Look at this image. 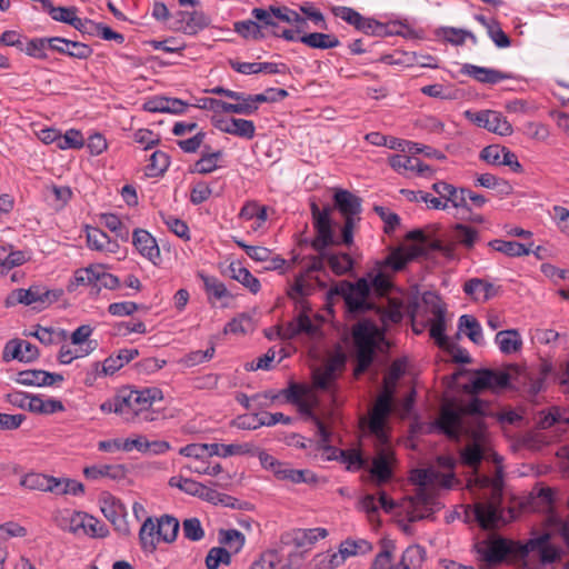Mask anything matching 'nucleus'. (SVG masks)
<instances>
[{
	"label": "nucleus",
	"instance_id": "f257e3e1",
	"mask_svg": "<svg viewBox=\"0 0 569 569\" xmlns=\"http://www.w3.org/2000/svg\"><path fill=\"white\" fill-rule=\"evenodd\" d=\"M488 406L479 398L469 402H446L435 422L436 429L451 440L466 437L470 442L461 450L460 459L466 466L476 468L488 447V433L483 423Z\"/></svg>",
	"mask_w": 569,
	"mask_h": 569
},
{
	"label": "nucleus",
	"instance_id": "f03ea898",
	"mask_svg": "<svg viewBox=\"0 0 569 569\" xmlns=\"http://www.w3.org/2000/svg\"><path fill=\"white\" fill-rule=\"evenodd\" d=\"M406 312L411 313L413 331L417 335L422 333L428 327V318L418 322L416 319V308L411 310L409 305H406L402 299L396 297L388 298L386 303L378 307L376 313L381 326L369 319H363L357 323L352 332L357 348V375L363 372L370 366L376 347L383 340V331L389 326L400 322Z\"/></svg>",
	"mask_w": 569,
	"mask_h": 569
},
{
	"label": "nucleus",
	"instance_id": "7ed1b4c3",
	"mask_svg": "<svg viewBox=\"0 0 569 569\" xmlns=\"http://www.w3.org/2000/svg\"><path fill=\"white\" fill-rule=\"evenodd\" d=\"M410 480L418 486L415 496L406 498L401 503V512L413 522L429 518L441 509L438 489H450L453 486L452 473H441L433 468L411 471Z\"/></svg>",
	"mask_w": 569,
	"mask_h": 569
},
{
	"label": "nucleus",
	"instance_id": "20e7f679",
	"mask_svg": "<svg viewBox=\"0 0 569 569\" xmlns=\"http://www.w3.org/2000/svg\"><path fill=\"white\" fill-rule=\"evenodd\" d=\"M163 399V392L159 388L131 389L123 388L113 397L104 400L99 409L102 413H116L122 421L134 423L150 422L156 419L151 410L154 402Z\"/></svg>",
	"mask_w": 569,
	"mask_h": 569
},
{
	"label": "nucleus",
	"instance_id": "39448f33",
	"mask_svg": "<svg viewBox=\"0 0 569 569\" xmlns=\"http://www.w3.org/2000/svg\"><path fill=\"white\" fill-rule=\"evenodd\" d=\"M468 487L475 496L473 515L483 529H493L505 523L501 509L502 478L477 476Z\"/></svg>",
	"mask_w": 569,
	"mask_h": 569
},
{
	"label": "nucleus",
	"instance_id": "423d86ee",
	"mask_svg": "<svg viewBox=\"0 0 569 569\" xmlns=\"http://www.w3.org/2000/svg\"><path fill=\"white\" fill-rule=\"evenodd\" d=\"M313 227L317 236L312 241V247L319 252L318 257L310 260L311 270H321L326 264L332 270L333 273L340 276L349 272L352 269L353 261L348 253L342 252H326V249L336 243L329 212L320 210L316 204L312 206Z\"/></svg>",
	"mask_w": 569,
	"mask_h": 569
},
{
	"label": "nucleus",
	"instance_id": "0eeeda50",
	"mask_svg": "<svg viewBox=\"0 0 569 569\" xmlns=\"http://www.w3.org/2000/svg\"><path fill=\"white\" fill-rule=\"evenodd\" d=\"M395 387L385 381L383 390L376 398L368 418L361 419V425L366 426L368 432L376 438L380 446L388 443L387 422L393 410Z\"/></svg>",
	"mask_w": 569,
	"mask_h": 569
},
{
	"label": "nucleus",
	"instance_id": "6e6552de",
	"mask_svg": "<svg viewBox=\"0 0 569 569\" xmlns=\"http://www.w3.org/2000/svg\"><path fill=\"white\" fill-rule=\"evenodd\" d=\"M432 190L438 194L431 196L428 192L419 191L416 196L417 201H422L430 209L446 210L453 208L457 210L470 211L471 208L467 203V189L456 188L446 181H437L432 184Z\"/></svg>",
	"mask_w": 569,
	"mask_h": 569
},
{
	"label": "nucleus",
	"instance_id": "1a4fd4ad",
	"mask_svg": "<svg viewBox=\"0 0 569 569\" xmlns=\"http://www.w3.org/2000/svg\"><path fill=\"white\" fill-rule=\"evenodd\" d=\"M251 16L261 22L262 29L269 31L272 36L283 38L287 41H297L296 32L292 29H283L280 22L298 21L297 11L288 7L270 6L269 8H253Z\"/></svg>",
	"mask_w": 569,
	"mask_h": 569
},
{
	"label": "nucleus",
	"instance_id": "9d476101",
	"mask_svg": "<svg viewBox=\"0 0 569 569\" xmlns=\"http://www.w3.org/2000/svg\"><path fill=\"white\" fill-rule=\"evenodd\" d=\"M412 258L413 254L405 248L392 250L377 269L366 274L365 278L370 283V291L373 290L378 295L386 293L391 287L390 276L387 273V270L400 271Z\"/></svg>",
	"mask_w": 569,
	"mask_h": 569
},
{
	"label": "nucleus",
	"instance_id": "9b49d317",
	"mask_svg": "<svg viewBox=\"0 0 569 569\" xmlns=\"http://www.w3.org/2000/svg\"><path fill=\"white\" fill-rule=\"evenodd\" d=\"M549 535H541L522 545V569H543L556 561L558 550L548 543Z\"/></svg>",
	"mask_w": 569,
	"mask_h": 569
},
{
	"label": "nucleus",
	"instance_id": "f8f14e48",
	"mask_svg": "<svg viewBox=\"0 0 569 569\" xmlns=\"http://www.w3.org/2000/svg\"><path fill=\"white\" fill-rule=\"evenodd\" d=\"M477 552L488 563H499L508 556L521 560L522 543L498 538L476 546Z\"/></svg>",
	"mask_w": 569,
	"mask_h": 569
},
{
	"label": "nucleus",
	"instance_id": "ddd939ff",
	"mask_svg": "<svg viewBox=\"0 0 569 569\" xmlns=\"http://www.w3.org/2000/svg\"><path fill=\"white\" fill-rule=\"evenodd\" d=\"M57 293L46 289L40 284H33L28 289H16L6 299L4 305L7 308L13 307L18 303L24 306H33L34 308H44L51 305L57 299Z\"/></svg>",
	"mask_w": 569,
	"mask_h": 569
},
{
	"label": "nucleus",
	"instance_id": "4468645a",
	"mask_svg": "<svg viewBox=\"0 0 569 569\" xmlns=\"http://www.w3.org/2000/svg\"><path fill=\"white\" fill-rule=\"evenodd\" d=\"M466 119L479 128L501 137H508L513 133V128L507 118L496 110H466L463 112Z\"/></svg>",
	"mask_w": 569,
	"mask_h": 569
},
{
	"label": "nucleus",
	"instance_id": "2eb2a0df",
	"mask_svg": "<svg viewBox=\"0 0 569 569\" xmlns=\"http://www.w3.org/2000/svg\"><path fill=\"white\" fill-rule=\"evenodd\" d=\"M257 457L262 468L271 471L274 475V477L279 480L289 481L292 483L310 482L315 480L313 477L309 478L307 476L309 475L308 471L292 469L287 463L279 461L264 450H258Z\"/></svg>",
	"mask_w": 569,
	"mask_h": 569
},
{
	"label": "nucleus",
	"instance_id": "dca6fc26",
	"mask_svg": "<svg viewBox=\"0 0 569 569\" xmlns=\"http://www.w3.org/2000/svg\"><path fill=\"white\" fill-rule=\"evenodd\" d=\"M309 310L302 308L292 320L277 328V335L282 340H292L299 336L315 338L319 333V325L313 321L308 313Z\"/></svg>",
	"mask_w": 569,
	"mask_h": 569
},
{
	"label": "nucleus",
	"instance_id": "f3484780",
	"mask_svg": "<svg viewBox=\"0 0 569 569\" xmlns=\"http://www.w3.org/2000/svg\"><path fill=\"white\" fill-rule=\"evenodd\" d=\"M508 383L509 376L506 372L485 369L478 371L463 387L467 392L472 395V397L468 400H452L451 402H469L472 398H475L473 395L482 390L503 388Z\"/></svg>",
	"mask_w": 569,
	"mask_h": 569
},
{
	"label": "nucleus",
	"instance_id": "a211bd4d",
	"mask_svg": "<svg viewBox=\"0 0 569 569\" xmlns=\"http://www.w3.org/2000/svg\"><path fill=\"white\" fill-rule=\"evenodd\" d=\"M132 246L137 253L152 266H160L162 258L158 241L148 230L134 229L132 232Z\"/></svg>",
	"mask_w": 569,
	"mask_h": 569
},
{
	"label": "nucleus",
	"instance_id": "6ab92c4d",
	"mask_svg": "<svg viewBox=\"0 0 569 569\" xmlns=\"http://www.w3.org/2000/svg\"><path fill=\"white\" fill-rule=\"evenodd\" d=\"M343 296L350 312L359 313L372 308L370 283L367 278H361L356 283L349 284Z\"/></svg>",
	"mask_w": 569,
	"mask_h": 569
},
{
	"label": "nucleus",
	"instance_id": "aec40b11",
	"mask_svg": "<svg viewBox=\"0 0 569 569\" xmlns=\"http://www.w3.org/2000/svg\"><path fill=\"white\" fill-rule=\"evenodd\" d=\"M100 509L121 535L128 536L130 533L129 526L124 520L126 509L119 499L110 493H103L100 498Z\"/></svg>",
	"mask_w": 569,
	"mask_h": 569
},
{
	"label": "nucleus",
	"instance_id": "412c9836",
	"mask_svg": "<svg viewBox=\"0 0 569 569\" xmlns=\"http://www.w3.org/2000/svg\"><path fill=\"white\" fill-rule=\"evenodd\" d=\"M39 357V351L36 346L30 343L29 341L22 339H11L9 340L2 350V360L4 362H10L12 360H18L20 362H32Z\"/></svg>",
	"mask_w": 569,
	"mask_h": 569
},
{
	"label": "nucleus",
	"instance_id": "4be33fe9",
	"mask_svg": "<svg viewBox=\"0 0 569 569\" xmlns=\"http://www.w3.org/2000/svg\"><path fill=\"white\" fill-rule=\"evenodd\" d=\"M14 381L28 387H48L63 381V376L41 369H29L19 371Z\"/></svg>",
	"mask_w": 569,
	"mask_h": 569
},
{
	"label": "nucleus",
	"instance_id": "5701e85b",
	"mask_svg": "<svg viewBox=\"0 0 569 569\" xmlns=\"http://www.w3.org/2000/svg\"><path fill=\"white\" fill-rule=\"evenodd\" d=\"M343 365L345 359L338 356L317 368L312 373L313 386L318 389L330 391L337 379V371L340 370Z\"/></svg>",
	"mask_w": 569,
	"mask_h": 569
},
{
	"label": "nucleus",
	"instance_id": "b1692460",
	"mask_svg": "<svg viewBox=\"0 0 569 569\" xmlns=\"http://www.w3.org/2000/svg\"><path fill=\"white\" fill-rule=\"evenodd\" d=\"M87 246L90 250L113 254L120 249L117 239H111L104 231L94 227H86Z\"/></svg>",
	"mask_w": 569,
	"mask_h": 569
},
{
	"label": "nucleus",
	"instance_id": "393cba45",
	"mask_svg": "<svg viewBox=\"0 0 569 569\" xmlns=\"http://www.w3.org/2000/svg\"><path fill=\"white\" fill-rule=\"evenodd\" d=\"M51 50L70 58L86 60L92 54V49L83 42L62 37H51Z\"/></svg>",
	"mask_w": 569,
	"mask_h": 569
},
{
	"label": "nucleus",
	"instance_id": "a878e982",
	"mask_svg": "<svg viewBox=\"0 0 569 569\" xmlns=\"http://www.w3.org/2000/svg\"><path fill=\"white\" fill-rule=\"evenodd\" d=\"M448 239L450 241V243L447 244L448 251L453 250L456 244L470 250L479 240V232L470 226L456 223L448 232Z\"/></svg>",
	"mask_w": 569,
	"mask_h": 569
},
{
	"label": "nucleus",
	"instance_id": "bb28decb",
	"mask_svg": "<svg viewBox=\"0 0 569 569\" xmlns=\"http://www.w3.org/2000/svg\"><path fill=\"white\" fill-rule=\"evenodd\" d=\"M461 73L468 76L481 83L496 84L511 77L502 71L479 67L471 63H465L461 68Z\"/></svg>",
	"mask_w": 569,
	"mask_h": 569
},
{
	"label": "nucleus",
	"instance_id": "cd10ccee",
	"mask_svg": "<svg viewBox=\"0 0 569 569\" xmlns=\"http://www.w3.org/2000/svg\"><path fill=\"white\" fill-rule=\"evenodd\" d=\"M273 97L267 94H246L239 92V98H234V103H230V113L249 116L254 113L261 103L273 101Z\"/></svg>",
	"mask_w": 569,
	"mask_h": 569
},
{
	"label": "nucleus",
	"instance_id": "c85d7f7f",
	"mask_svg": "<svg viewBox=\"0 0 569 569\" xmlns=\"http://www.w3.org/2000/svg\"><path fill=\"white\" fill-rule=\"evenodd\" d=\"M161 537L157 528V522L151 517H148L139 530V541L142 551L152 553L157 549Z\"/></svg>",
	"mask_w": 569,
	"mask_h": 569
},
{
	"label": "nucleus",
	"instance_id": "c756f323",
	"mask_svg": "<svg viewBox=\"0 0 569 569\" xmlns=\"http://www.w3.org/2000/svg\"><path fill=\"white\" fill-rule=\"evenodd\" d=\"M333 199L336 207L345 216V218H357L361 211L360 198L348 190H338L335 193Z\"/></svg>",
	"mask_w": 569,
	"mask_h": 569
},
{
	"label": "nucleus",
	"instance_id": "7c9ffc66",
	"mask_svg": "<svg viewBox=\"0 0 569 569\" xmlns=\"http://www.w3.org/2000/svg\"><path fill=\"white\" fill-rule=\"evenodd\" d=\"M377 457L372 461L371 475L377 478L378 483L386 482L391 477L392 451L388 443L382 446Z\"/></svg>",
	"mask_w": 569,
	"mask_h": 569
},
{
	"label": "nucleus",
	"instance_id": "2f4dec72",
	"mask_svg": "<svg viewBox=\"0 0 569 569\" xmlns=\"http://www.w3.org/2000/svg\"><path fill=\"white\" fill-rule=\"evenodd\" d=\"M228 274L233 280L240 282L250 292L257 293L260 290V281L240 261H232L228 266Z\"/></svg>",
	"mask_w": 569,
	"mask_h": 569
},
{
	"label": "nucleus",
	"instance_id": "473e14b6",
	"mask_svg": "<svg viewBox=\"0 0 569 569\" xmlns=\"http://www.w3.org/2000/svg\"><path fill=\"white\" fill-rule=\"evenodd\" d=\"M499 350L503 355H512L522 348V339L517 329L498 331L495 337Z\"/></svg>",
	"mask_w": 569,
	"mask_h": 569
},
{
	"label": "nucleus",
	"instance_id": "72a5a7b5",
	"mask_svg": "<svg viewBox=\"0 0 569 569\" xmlns=\"http://www.w3.org/2000/svg\"><path fill=\"white\" fill-rule=\"evenodd\" d=\"M458 330L477 346H483L486 343L482 327L472 315H462L459 318Z\"/></svg>",
	"mask_w": 569,
	"mask_h": 569
},
{
	"label": "nucleus",
	"instance_id": "f704fd0d",
	"mask_svg": "<svg viewBox=\"0 0 569 569\" xmlns=\"http://www.w3.org/2000/svg\"><path fill=\"white\" fill-rule=\"evenodd\" d=\"M104 264L96 263L74 271L73 282L77 286H90L97 290L103 273Z\"/></svg>",
	"mask_w": 569,
	"mask_h": 569
},
{
	"label": "nucleus",
	"instance_id": "c9c22d12",
	"mask_svg": "<svg viewBox=\"0 0 569 569\" xmlns=\"http://www.w3.org/2000/svg\"><path fill=\"white\" fill-rule=\"evenodd\" d=\"M89 515L81 511L66 510L59 518V526L73 535H82Z\"/></svg>",
	"mask_w": 569,
	"mask_h": 569
},
{
	"label": "nucleus",
	"instance_id": "e433bc0d",
	"mask_svg": "<svg viewBox=\"0 0 569 569\" xmlns=\"http://www.w3.org/2000/svg\"><path fill=\"white\" fill-rule=\"evenodd\" d=\"M292 542L301 548L312 546L320 539H325L328 536V531L325 528H309V529H296L291 532Z\"/></svg>",
	"mask_w": 569,
	"mask_h": 569
},
{
	"label": "nucleus",
	"instance_id": "4c0bfd02",
	"mask_svg": "<svg viewBox=\"0 0 569 569\" xmlns=\"http://www.w3.org/2000/svg\"><path fill=\"white\" fill-rule=\"evenodd\" d=\"M301 43L313 49H332L337 48L340 43L339 39L330 33L312 32L298 37Z\"/></svg>",
	"mask_w": 569,
	"mask_h": 569
},
{
	"label": "nucleus",
	"instance_id": "58836bf2",
	"mask_svg": "<svg viewBox=\"0 0 569 569\" xmlns=\"http://www.w3.org/2000/svg\"><path fill=\"white\" fill-rule=\"evenodd\" d=\"M218 540L231 555L239 553L246 543L244 535L237 529H220Z\"/></svg>",
	"mask_w": 569,
	"mask_h": 569
},
{
	"label": "nucleus",
	"instance_id": "ea45409f",
	"mask_svg": "<svg viewBox=\"0 0 569 569\" xmlns=\"http://www.w3.org/2000/svg\"><path fill=\"white\" fill-rule=\"evenodd\" d=\"M208 149L209 148L206 147V150L202 151L200 159L194 162L191 170L192 172L207 174L220 168L219 162L223 157V152L221 150L210 152Z\"/></svg>",
	"mask_w": 569,
	"mask_h": 569
},
{
	"label": "nucleus",
	"instance_id": "a19ab883",
	"mask_svg": "<svg viewBox=\"0 0 569 569\" xmlns=\"http://www.w3.org/2000/svg\"><path fill=\"white\" fill-rule=\"evenodd\" d=\"M306 272L296 277L293 283L288 290V296L291 299L298 300L301 297L308 296L313 290V283L311 281V272L315 270L310 269V261L306 266Z\"/></svg>",
	"mask_w": 569,
	"mask_h": 569
},
{
	"label": "nucleus",
	"instance_id": "79ce46f5",
	"mask_svg": "<svg viewBox=\"0 0 569 569\" xmlns=\"http://www.w3.org/2000/svg\"><path fill=\"white\" fill-rule=\"evenodd\" d=\"M50 492L58 496H81L84 493V487L81 482L74 479L52 477Z\"/></svg>",
	"mask_w": 569,
	"mask_h": 569
},
{
	"label": "nucleus",
	"instance_id": "37998d69",
	"mask_svg": "<svg viewBox=\"0 0 569 569\" xmlns=\"http://www.w3.org/2000/svg\"><path fill=\"white\" fill-rule=\"evenodd\" d=\"M463 291L475 300L487 301L493 296V286L482 279L472 278L465 283Z\"/></svg>",
	"mask_w": 569,
	"mask_h": 569
},
{
	"label": "nucleus",
	"instance_id": "c03bdc74",
	"mask_svg": "<svg viewBox=\"0 0 569 569\" xmlns=\"http://www.w3.org/2000/svg\"><path fill=\"white\" fill-rule=\"evenodd\" d=\"M51 37L44 38H32L29 39L22 47L20 51L24 52L27 56L38 59V60H47L48 59V49L51 50Z\"/></svg>",
	"mask_w": 569,
	"mask_h": 569
},
{
	"label": "nucleus",
	"instance_id": "a18cd8bd",
	"mask_svg": "<svg viewBox=\"0 0 569 569\" xmlns=\"http://www.w3.org/2000/svg\"><path fill=\"white\" fill-rule=\"evenodd\" d=\"M339 549L345 559L367 555L372 550V545L366 539L348 538L340 542Z\"/></svg>",
	"mask_w": 569,
	"mask_h": 569
},
{
	"label": "nucleus",
	"instance_id": "49530a36",
	"mask_svg": "<svg viewBox=\"0 0 569 569\" xmlns=\"http://www.w3.org/2000/svg\"><path fill=\"white\" fill-rule=\"evenodd\" d=\"M422 312L425 319L443 317L446 306L437 293L427 291L422 295Z\"/></svg>",
	"mask_w": 569,
	"mask_h": 569
},
{
	"label": "nucleus",
	"instance_id": "de8ad7c7",
	"mask_svg": "<svg viewBox=\"0 0 569 569\" xmlns=\"http://www.w3.org/2000/svg\"><path fill=\"white\" fill-rule=\"evenodd\" d=\"M92 352L91 347H82L80 345L63 343L60 347L57 359L61 365H70L73 360L84 358Z\"/></svg>",
	"mask_w": 569,
	"mask_h": 569
},
{
	"label": "nucleus",
	"instance_id": "09e8293b",
	"mask_svg": "<svg viewBox=\"0 0 569 569\" xmlns=\"http://www.w3.org/2000/svg\"><path fill=\"white\" fill-rule=\"evenodd\" d=\"M333 423L329 426H322L318 423V437L321 448L328 453V459L340 460V452L343 450L336 448L331 443L333 442Z\"/></svg>",
	"mask_w": 569,
	"mask_h": 569
},
{
	"label": "nucleus",
	"instance_id": "8fccbe9b",
	"mask_svg": "<svg viewBox=\"0 0 569 569\" xmlns=\"http://www.w3.org/2000/svg\"><path fill=\"white\" fill-rule=\"evenodd\" d=\"M170 166L169 156L160 150H156L149 158V162L146 166V174L150 178H157L162 176Z\"/></svg>",
	"mask_w": 569,
	"mask_h": 569
},
{
	"label": "nucleus",
	"instance_id": "3c124183",
	"mask_svg": "<svg viewBox=\"0 0 569 569\" xmlns=\"http://www.w3.org/2000/svg\"><path fill=\"white\" fill-rule=\"evenodd\" d=\"M156 522L162 541L171 543L177 539L180 525L174 517L164 515L157 519Z\"/></svg>",
	"mask_w": 569,
	"mask_h": 569
},
{
	"label": "nucleus",
	"instance_id": "603ef678",
	"mask_svg": "<svg viewBox=\"0 0 569 569\" xmlns=\"http://www.w3.org/2000/svg\"><path fill=\"white\" fill-rule=\"evenodd\" d=\"M210 18L203 11H192L183 18V30L187 34H197L210 24Z\"/></svg>",
	"mask_w": 569,
	"mask_h": 569
},
{
	"label": "nucleus",
	"instance_id": "864d4df0",
	"mask_svg": "<svg viewBox=\"0 0 569 569\" xmlns=\"http://www.w3.org/2000/svg\"><path fill=\"white\" fill-rule=\"evenodd\" d=\"M51 481L52 476L40 472H29L21 478L20 485L29 490L50 492Z\"/></svg>",
	"mask_w": 569,
	"mask_h": 569
},
{
	"label": "nucleus",
	"instance_id": "5fc2aeb1",
	"mask_svg": "<svg viewBox=\"0 0 569 569\" xmlns=\"http://www.w3.org/2000/svg\"><path fill=\"white\" fill-rule=\"evenodd\" d=\"M226 133L250 140L254 137L256 127L251 120L231 118L229 119V128H226Z\"/></svg>",
	"mask_w": 569,
	"mask_h": 569
},
{
	"label": "nucleus",
	"instance_id": "6e6d98bb",
	"mask_svg": "<svg viewBox=\"0 0 569 569\" xmlns=\"http://www.w3.org/2000/svg\"><path fill=\"white\" fill-rule=\"evenodd\" d=\"M48 12L53 20L68 23L76 29H80L82 26L81 19L77 17V10L72 7H53L51 4Z\"/></svg>",
	"mask_w": 569,
	"mask_h": 569
},
{
	"label": "nucleus",
	"instance_id": "4d7b16f0",
	"mask_svg": "<svg viewBox=\"0 0 569 569\" xmlns=\"http://www.w3.org/2000/svg\"><path fill=\"white\" fill-rule=\"evenodd\" d=\"M490 247L508 257H522L531 252V249L517 241L493 240Z\"/></svg>",
	"mask_w": 569,
	"mask_h": 569
},
{
	"label": "nucleus",
	"instance_id": "13d9d810",
	"mask_svg": "<svg viewBox=\"0 0 569 569\" xmlns=\"http://www.w3.org/2000/svg\"><path fill=\"white\" fill-rule=\"evenodd\" d=\"M27 261L26 254L22 251H14L11 248L0 247V270L1 272L9 271L14 267H19Z\"/></svg>",
	"mask_w": 569,
	"mask_h": 569
},
{
	"label": "nucleus",
	"instance_id": "bf43d9fd",
	"mask_svg": "<svg viewBox=\"0 0 569 569\" xmlns=\"http://www.w3.org/2000/svg\"><path fill=\"white\" fill-rule=\"evenodd\" d=\"M214 346L211 345L204 351L196 350L187 353L186 356L178 360V363L182 365L184 368H192L211 360L214 356Z\"/></svg>",
	"mask_w": 569,
	"mask_h": 569
},
{
	"label": "nucleus",
	"instance_id": "052dcab7",
	"mask_svg": "<svg viewBox=\"0 0 569 569\" xmlns=\"http://www.w3.org/2000/svg\"><path fill=\"white\" fill-rule=\"evenodd\" d=\"M101 223L108 228L111 232H113L117 238H120L122 241L129 240V229L122 223L120 218L114 213H103L101 214Z\"/></svg>",
	"mask_w": 569,
	"mask_h": 569
},
{
	"label": "nucleus",
	"instance_id": "680f3d73",
	"mask_svg": "<svg viewBox=\"0 0 569 569\" xmlns=\"http://www.w3.org/2000/svg\"><path fill=\"white\" fill-rule=\"evenodd\" d=\"M84 146L83 134L77 129H69L64 134L59 133L57 148L60 150L81 149Z\"/></svg>",
	"mask_w": 569,
	"mask_h": 569
},
{
	"label": "nucleus",
	"instance_id": "e2e57ef3",
	"mask_svg": "<svg viewBox=\"0 0 569 569\" xmlns=\"http://www.w3.org/2000/svg\"><path fill=\"white\" fill-rule=\"evenodd\" d=\"M231 563V553L223 547L211 548L206 556L207 569H218L221 565Z\"/></svg>",
	"mask_w": 569,
	"mask_h": 569
},
{
	"label": "nucleus",
	"instance_id": "0e129e2a",
	"mask_svg": "<svg viewBox=\"0 0 569 569\" xmlns=\"http://www.w3.org/2000/svg\"><path fill=\"white\" fill-rule=\"evenodd\" d=\"M197 498H200L207 502H210L212 505H222L227 507H233L232 500H234L232 497L220 493L216 489L208 487L202 483L201 489L199 491V495Z\"/></svg>",
	"mask_w": 569,
	"mask_h": 569
},
{
	"label": "nucleus",
	"instance_id": "69168bd1",
	"mask_svg": "<svg viewBox=\"0 0 569 569\" xmlns=\"http://www.w3.org/2000/svg\"><path fill=\"white\" fill-rule=\"evenodd\" d=\"M169 486L172 488H178L179 490H181L182 492H184L187 495L198 497L202 483L199 481H196L191 478H184V477L178 475V476H172L169 479Z\"/></svg>",
	"mask_w": 569,
	"mask_h": 569
},
{
	"label": "nucleus",
	"instance_id": "338daca9",
	"mask_svg": "<svg viewBox=\"0 0 569 569\" xmlns=\"http://www.w3.org/2000/svg\"><path fill=\"white\" fill-rule=\"evenodd\" d=\"M428 328L430 337L440 347L447 345L448 339L446 336V316L439 318H428Z\"/></svg>",
	"mask_w": 569,
	"mask_h": 569
},
{
	"label": "nucleus",
	"instance_id": "774afa93",
	"mask_svg": "<svg viewBox=\"0 0 569 569\" xmlns=\"http://www.w3.org/2000/svg\"><path fill=\"white\" fill-rule=\"evenodd\" d=\"M161 218L163 223L173 234L184 241L190 240V229L183 220L171 214H162Z\"/></svg>",
	"mask_w": 569,
	"mask_h": 569
}]
</instances>
